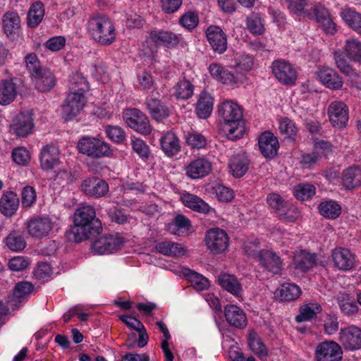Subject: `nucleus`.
Wrapping results in <instances>:
<instances>
[{
    "mask_svg": "<svg viewBox=\"0 0 361 361\" xmlns=\"http://www.w3.org/2000/svg\"><path fill=\"white\" fill-rule=\"evenodd\" d=\"M74 225L70 238L80 243L100 233L102 229L100 220L96 217V212L91 205H82L74 213Z\"/></svg>",
    "mask_w": 361,
    "mask_h": 361,
    "instance_id": "f257e3e1",
    "label": "nucleus"
},
{
    "mask_svg": "<svg viewBox=\"0 0 361 361\" xmlns=\"http://www.w3.org/2000/svg\"><path fill=\"white\" fill-rule=\"evenodd\" d=\"M218 116L224 122L223 130L228 140H236L243 136L245 126L243 121V110L237 103L231 101L222 102L218 106Z\"/></svg>",
    "mask_w": 361,
    "mask_h": 361,
    "instance_id": "f03ea898",
    "label": "nucleus"
},
{
    "mask_svg": "<svg viewBox=\"0 0 361 361\" xmlns=\"http://www.w3.org/2000/svg\"><path fill=\"white\" fill-rule=\"evenodd\" d=\"M87 30L92 39L103 46L111 44L116 39V32L113 21L105 15L91 17Z\"/></svg>",
    "mask_w": 361,
    "mask_h": 361,
    "instance_id": "7ed1b4c3",
    "label": "nucleus"
},
{
    "mask_svg": "<svg viewBox=\"0 0 361 361\" xmlns=\"http://www.w3.org/2000/svg\"><path fill=\"white\" fill-rule=\"evenodd\" d=\"M78 148L80 153L92 158L109 157L112 154L108 143L91 137H82L78 143Z\"/></svg>",
    "mask_w": 361,
    "mask_h": 361,
    "instance_id": "20e7f679",
    "label": "nucleus"
},
{
    "mask_svg": "<svg viewBox=\"0 0 361 361\" xmlns=\"http://www.w3.org/2000/svg\"><path fill=\"white\" fill-rule=\"evenodd\" d=\"M123 118L128 127L142 135H149L152 126L149 118L140 109L128 108L123 111Z\"/></svg>",
    "mask_w": 361,
    "mask_h": 361,
    "instance_id": "39448f33",
    "label": "nucleus"
},
{
    "mask_svg": "<svg viewBox=\"0 0 361 361\" xmlns=\"http://www.w3.org/2000/svg\"><path fill=\"white\" fill-rule=\"evenodd\" d=\"M204 241L207 249L214 255L223 253L228 246V236L226 232L219 228L208 230Z\"/></svg>",
    "mask_w": 361,
    "mask_h": 361,
    "instance_id": "423d86ee",
    "label": "nucleus"
},
{
    "mask_svg": "<svg viewBox=\"0 0 361 361\" xmlns=\"http://www.w3.org/2000/svg\"><path fill=\"white\" fill-rule=\"evenodd\" d=\"M257 259L259 265L264 271L272 275L281 274L283 266V260L273 250H261L257 255Z\"/></svg>",
    "mask_w": 361,
    "mask_h": 361,
    "instance_id": "0eeeda50",
    "label": "nucleus"
},
{
    "mask_svg": "<svg viewBox=\"0 0 361 361\" xmlns=\"http://www.w3.org/2000/svg\"><path fill=\"white\" fill-rule=\"evenodd\" d=\"M314 355L317 361H341L343 350L336 341H326L317 345Z\"/></svg>",
    "mask_w": 361,
    "mask_h": 361,
    "instance_id": "6e6552de",
    "label": "nucleus"
},
{
    "mask_svg": "<svg viewBox=\"0 0 361 361\" xmlns=\"http://www.w3.org/2000/svg\"><path fill=\"white\" fill-rule=\"evenodd\" d=\"M54 223L47 215L36 216L27 223L28 234L36 238L41 239L47 236L52 231Z\"/></svg>",
    "mask_w": 361,
    "mask_h": 361,
    "instance_id": "1a4fd4ad",
    "label": "nucleus"
},
{
    "mask_svg": "<svg viewBox=\"0 0 361 361\" xmlns=\"http://www.w3.org/2000/svg\"><path fill=\"white\" fill-rule=\"evenodd\" d=\"M331 259L334 267L340 271H348L355 267V255L348 248H334L331 251Z\"/></svg>",
    "mask_w": 361,
    "mask_h": 361,
    "instance_id": "9d476101",
    "label": "nucleus"
},
{
    "mask_svg": "<svg viewBox=\"0 0 361 361\" xmlns=\"http://www.w3.org/2000/svg\"><path fill=\"white\" fill-rule=\"evenodd\" d=\"M86 103L85 95L70 92L62 106L63 118L66 121L73 119L83 109Z\"/></svg>",
    "mask_w": 361,
    "mask_h": 361,
    "instance_id": "9b49d317",
    "label": "nucleus"
},
{
    "mask_svg": "<svg viewBox=\"0 0 361 361\" xmlns=\"http://www.w3.org/2000/svg\"><path fill=\"white\" fill-rule=\"evenodd\" d=\"M338 341L345 350H356L361 348V329L355 325L341 329Z\"/></svg>",
    "mask_w": 361,
    "mask_h": 361,
    "instance_id": "f8f14e48",
    "label": "nucleus"
},
{
    "mask_svg": "<svg viewBox=\"0 0 361 361\" xmlns=\"http://www.w3.org/2000/svg\"><path fill=\"white\" fill-rule=\"evenodd\" d=\"M329 121L333 127L338 129L344 128L348 122V108L342 102H333L328 107Z\"/></svg>",
    "mask_w": 361,
    "mask_h": 361,
    "instance_id": "ddd939ff",
    "label": "nucleus"
},
{
    "mask_svg": "<svg viewBox=\"0 0 361 361\" xmlns=\"http://www.w3.org/2000/svg\"><path fill=\"white\" fill-rule=\"evenodd\" d=\"M123 238L114 235H101L92 243V248L99 255L111 253L121 247L123 245Z\"/></svg>",
    "mask_w": 361,
    "mask_h": 361,
    "instance_id": "4468645a",
    "label": "nucleus"
},
{
    "mask_svg": "<svg viewBox=\"0 0 361 361\" xmlns=\"http://www.w3.org/2000/svg\"><path fill=\"white\" fill-rule=\"evenodd\" d=\"M272 73L276 78L285 85H293L297 78L295 68L287 61L276 60L272 63Z\"/></svg>",
    "mask_w": 361,
    "mask_h": 361,
    "instance_id": "2eb2a0df",
    "label": "nucleus"
},
{
    "mask_svg": "<svg viewBox=\"0 0 361 361\" xmlns=\"http://www.w3.org/2000/svg\"><path fill=\"white\" fill-rule=\"evenodd\" d=\"M184 170L185 175L191 179L202 178L210 173L212 164L205 157H198L185 166Z\"/></svg>",
    "mask_w": 361,
    "mask_h": 361,
    "instance_id": "dca6fc26",
    "label": "nucleus"
},
{
    "mask_svg": "<svg viewBox=\"0 0 361 361\" xmlns=\"http://www.w3.org/2000/svg\"><path fill=\"white\" fill-rule=\"evenodd\" d=\"M32 114L30 111L20 112L13 120L11 128L18 137H25L30 134L34 128Z\"/></svg>",
    "mask_w": 361,
    "mask_h": 361,
    "instance_id": "f3484780",
    "label": "nucleus"
},
{
    "mask_svg": "<svg viewBox=\"0 0 361 361\" xmlns=\"http://www.w3.org/2000/svg\"><path fill=\"white\" fill-rule=\"evenodd\" d=\"M207 41L213 51L223 54L227 49V35L219 26L210 25L206 30Z\"/></svg>",
    "mask_w": 361,
    "mask_h": 361,
    "instance_id": "a211bd4d",
    "label": "nucleus"
},
{
    "mask_svg": "<svg viewBox=\"0 0 361 361\" xmlns=\"http://www.w3.org/2000/svg\"><path fill=\"white\" fill-rule=\"evenodd\" d=\"M148 39L157 46L172 49L180 43V35L171 30H154L149 32Z\"/></svg>",
    "mask_w": 361,
    "mask_h": 361,
    "instance_id": "6ab92c4d",
    "label": "nucleus"
},
{
    "mask_svg": "<svg viewBox=\"0 0 361 361\" xmlns=\"http://www.w3.org/2000/svg\"><path fill=\"white\" fill-rule=\"evenodd\" d=\"M80 188L85 195L97 198L105 196L109 192L108 183L96 176L85 179Z\"/></svg>",
    "mask_w": 361,
    "mask_h": 361,
    "instance_id": "aec40b11",
    "label": "nucleus"
},
{
    "mask_svg": "<svg viewBox=\"0 0 361 361\" xmlns=\"http://www.w3.org/2000/svg\"><path fill=\"white\" fill-rule=\"evenodd\" d=\"M317 75L319 81L326 88L338 90L343 85V80L337 71L329 67H321L317 71Z\"/></svg>",
    "mask_w": 361,
    "mask_h": 361,
    "instance_id": "412c9836",
    "label": "nucleus"
},
{
    "mask_svg": "<svg viewBox=\"0 0 361 361\" xmlns=\"http://www.w3.org/2000/svg\"><path fill=\"white\" fill-rule=\"evenodd\" d=\"M60 152L59 147L49 144L43 147L39 154L40 167L48 171L54 169L60 163Z\"/></svg>",
    "mask_w": 361,
    "mask_h": 361,
    "instance_id": "4be33fe9",
    "label": "nucleus"
},
{
    "mask_svg": "<svg viewBox=\"0 0 361 361\" xmlns=\"http://www.w3.org/2000/svg\"><path fill=\"white\" fill-rule=\"evenodd\" d=\"M36 89L41 92L50 91L56 83L54 73L47 68H43L32 76Z\"/></svg>",
    "mask_w": 361,
    "mask_h": 361,
    "instance_id": "5701e85b",
    "label": "nucleus"
},
{
    "mask_svg": "<svg viewBox=\"0 0 361 361\" xmlns=\"http://www.w3.org/2000/svg\"><path fill=\"white\" fill-rule=\"evenodd\" d=\"M258 146L265 158H273L277 154L279 147L277 138L269 131H265L258 138Z\"/></svg>",
    "mask_w": 361,
    "mask_h": 361,
    "instance_id": "b1692460",
    "label": "nucleus"
},
{
    "mask_svg": "<svg viewBox=\"0 0 361 361\" xmlns=\"http://www.w3.org/2000/svg\"><path fill=\"white\" fill-rule=\"evenodd\" d=\"M224 315L227 322L235 328L244 329L247 324L245 312L236 305H226L224 307Z\"/></svg>",
    "mask_w": 361,
    "mask_h": 361,
    "instance_id": "393cba45",
    "label": "nucleus"
},
{
    "mask_svg": "<svg viewBox=\"0 0 361 361\" xmlns=\"http://www.w3.org/2000/svg\"><path fill=\"white\" fill-rule=\"evenodd\" d=\"M145 104L152 119L161 122L169 116V109L161 100L149 97L146 98Z\"/></svg>",
    "mask_w": 361,
    "mask_h": 361,
    "instance_id": "a878e982",
    "label": "nucleus"
},
{
    "mask_svg": "<svg viewBox=\"0 0 361 361\" xmlns=\"http://www.w3.org/2000/svg\"><path fill=\"white\" fill-rule=\"evenodd\" d=\"M159 141L161 149L169 157L176 156L180 151V140L173 131L163 133Z\"/></svg>",
    "mask_w": 361,
    "mask_h": 361,
    "instance_id": "bb28decb",
    "label": "nucleus"
},
{
    "mask_svg": "<svg viewBox=\"0 0 361 361\" xmlns=\"http://www.w3.org/2000/svg\"><path fill=\"white\" fill-rule=\"evenodd\" d=\"M341 312L347 317L356 315L359 307L350 294L346 292H339L336 297Z\"/></svg>",
    "mask_w": 361,
    "mask_h": 361,
    "instance_id": "cd10ccee",
    "label": "nucleus"
},
{
    "mask_svg": "<svg viewBox=\"0 0 361 361\" xmlns=\"http://www.w3.org/2000/svg\"><path fill=\"white\" fill-rule=\"evenodd\" d=\"M249 165L250 161L245 154H235L229 159V171L235 178H240L246 173Z\"/></svg>",
    "mask_w": 361,
    "mask_h": 361,
    "instance_id": "c85d7f7f",
    "label": "nucleus"
},
{
    "mask_svg": "<svg viewBox=\"0 0 361 361\" xmlns=\"http://www.w3.org/2000/svg\"><path fill=\"white\" fill-rule=\"evenodd\" d=\"M19 207V199L13 192H6L0 200V212L4 216H13Z\"/></svg>",
    "mask_w": 361,
    "mask_h": 361,
    "instance_id": "c756f323",
    "label": "nucleus"
},
{
    "mask_svg": "<svg viewBox=\"0 0 361 361\" xmlns=\"http://www.w3.org/2000/svg\"><path fill=\"white\" fill-rule=\"evenodd\" d=\"M180 200L185 207L197 212L207 214L212 210L211 207L207 202L198 196L190 193L183 194L180 196Z\"/></svg>",
    "mask_w": 361,
    "mask_h": 361,
    "instance_id": "7c9ffc66",
    "label": "nucleus"
},
{
    "mask_svg": "<svg viewBox=\"0 0 361 361\" xmlns=\"http://www.w3.org/2000/svg\"><path fill=\"white\" fill-rule=\"evenodd\" d=\"M155 250L160 254L169 257H181L187 252V250L180 244L170 240L157 243L155 245Z\"/></svg>",
    "mask_w": 361,
    "mask_h": 361,
    "instance_id": "2f4dec72",
    "label": "nucleus"
},
{
    "mask_svg": "<svg viewBox=\"0 0 361 361\" xmlns=\"http://www.w3.org/2000/svg\"><path fill=\"white\" fill-rule=\"evenodd\" d=\"M317 255L301 250L295 254L293 263L295 268L302 271H307L317 264Z\"/></svg>",
    "mask_w": 361,
    "mask_h": 361,
    "instance_id": "473e14b6",
    "label": "nucleus"
},
{
    "mask_svg": "<svg viewBox=\"0 0 361 361\" xmlns=\"http://www.w3.org/2000/svg\"><path fill=\"white\" fill-rule=\"evenodd\" d=\"M340 16L350 28L361 35L360 13L353 8L345 7L341 10Z\"/></svg>",
    "mask_w": 361,
    "mask_h": 361,
    "instance_id": "72a5a7b5",
    "label": "nucleus"
},
{
    "mask_svg": "<svg viewBox=\"0 0 361 361\" xmlns=\"http://www.w3.org/2000/svg\"><path fill=\"white\" fill-rule=\"evenodd\" d=\"M219 284L228 292L236 297H240L242 292V286L238 279L228 274H221L218 276Z\"/></svg>",
    "mask_w": 361,
    "mask_h": 361,
    "instance_id": "f704fd0d",
    "label": "nucleus"
},
{
    "mask_svg": "<svg viewBox=\"0 0 361 361\" xmlns=\"http://www.w3.org/2000/svg\"><path fill=\"white\" fill-rule=\"evenodd\" d=\"M343 49L350 61L361 63V41L355 37H350L345 41Z\"/></svg>",
    "mask_w": 361,
    "mask_h": 361,
    "instance_id": "c9c22d12",
    "label": "nucleus"
},
{
    "mask_svg": "<svg viewBox=\"0 0 361 361\" xmlns=\"http://www.w3.org/2000/svg\"><path fill=\"white\" fill-rule=\"evenodd\" d=\"M191 228L190 221L183 214L176 215L171 222L169 223L166 228L173 235H183Z\"/></svg>",
    "mask_w": 361,
    "mask_h": 361,
    "instance_id": "e433bc0d",
    "label": "nucleus"
},
{
    "mask_svg": "<svg viewBox=\"0 0 361 361\" xmlns=\"http://www.w3.org/2000/svg\"><path fill=\"white\" fill-rule=\"evenodd\" d=\"M342 181L343 186L348 190L358 187L361 184V169L350 166L343 172Z\"/></svg>",
    "mask_w": 361,
    "mask_h": 361,
    "instance_id": "4c0bfd02",
    "label": "nucleus"
},
{
    "mask_svg": "<svg viewBox=\"0 0 361 361\" xmlns=\"http://www.w3.org/2000/svg\"><path fill=\"white\" fill-rule=\"evenodd\" d=\"M214 106V99L207 92H203L196 103V113L198 117L207 118L211 114Z\"/></svg>",
    "mask_w": 361,
    "mask_h": 361,
    "instance_id": "58836bf2",
    "label": "nucleus"
},
{
    "mask_svg": "<svg viewBox=\"0 0 361 361\" xmlns=\"http://www.w3.org/2000/svg\"><path fill=\"white\" fill-rule=\"evenodd\" d=\"M211 75L222 83L232 85L236 82L235 76L221 65L212 63L209 66Z\"/></svg>",
    "mask_w": 361,
    "mask_h": 361,
    "instance_id": "ea45409f",
    "label": "nucleus"
},
{
    "mask_svg": "<svg viewBox=\"0 0 361 361\" xmlns=\"http://www.w3.org/2000/svg\"><path fill=\"white\" fill-rule=\"evenodd\" d=\"M17 87L12 80H6L0 83V104H11L17 95Z\"/></svg>",
    "mask_w": 361,
    "mask_h": 361,
    "instance_id": "a19ab883",
    "label": "nucleus"
},
{
    "mask_svg": "<svg viewBox=\"0 0 361 361\" xmlns=\"http://www.w3.org/2000/svg\"><path fill=\"white\" fill-rule=\"evenodd\" d=\"M44 16V7L42 2L32 4L28 11L27 23L30 27H36L42 20Z\"/></svg>",
    "mask_w": 361,
    "mask_h": 361,
    "instance_id": "79ce46f5",
    "label": "nucleus"
},
{
    "mask_svg": "<svg viewBox=\"0 0 361 361\" xmlns=\"http://www.w3.org/2000/svg\"><path fill=\"white\" fill-rule=\"evenodd\" d=\"M247 341L251 350L256 355L261 359L266 357L267 355V348L256 331L252 329L249 331Z\"/></svg>",
    "mask_w": 361,
    "mask_h": 361,
    "instance_id": "37998d69",
    "label": "nucleus"
},
{
    "mask_svg": "<svg viewBox=\"0 0 361 361\" xmlns=\"http://www.w3.org/2000/svg\"><path fill=\"white\" fill-rule=\"evenodd\" d=\"M347 59L344 51L341 52L337 51L334 53V59L338 70L348 77L358 78L359 75L349 62H348Z\"/></svg>",
    "mask_w": 361,
    "mask_h": 361,
    "instance_id": "c03bdc74",
    "label": "nucleus"
},
{
    "mask_svg": "<svg viewBox=\"0 0 361 361\" xmlns=\"http://www.w3.org/2000/svg\"><path fill=\"white\" fill-rule=\"evenodd\" d=\"M276 295L282 301H293L300 295V289L295 284L283 283L276 290Z\"/></svg>",
    "mask_w": 361,
    "mask_h": 361,
    "instance_id": "a18cd8bd",
    "label": "nucleus"
},
{
    "mask_svg": "<svg viewBox=\"0 0 361 361\" xmlns=\"http://www.w3.org/2000/svg\"><path fill=\"white\" fill-rule=\"evenodd\" d=\"M4 241L7 247L14 252H20L26 246V241L19 231H12Z\"/></svg>",
    "mask_w": 361,
    "mask_h": 361,
    "instance_id": "49530a36",
    "label": "nucleus"
},
{
    "mask_svg": "<svg viewBox=\"0 0 361 361\" xmlns=\"http://www.w3.org/2000/svg\"><path fill=\"white\" fill-rule=\"evenodd\" d=\"M88 90L89 83L87 79L80 73H73L69 80L70 92L81 93L85 95Z\"/></svg>",
    "mask_w": 361,
    "mask_h": 361,
    "instance_id": "de8ad7c7",
    "label": "nucleus"
},
{
    "mask_svg": "<svg viewBox=\"0 0 361 361\" xmlns=\"http://www.w3.org/2000/svg\"><path fill=\"white\" fill-rule=\"evenodd\" d=\"M331 16L329 10L324 6L317 5H311L310 8L306 11L305 17L311 20H315L319 25L326 21Z\"/></svg>",
    "mask_w": 361,
    "mask_h": 361,
    "instance_id": "09e8293b",
    "label": "nucleus"
},
{
    "mask_svg": "<svg viewBox=\"0 0 361 361\" xmlns=\"http://www.w3.org/2000/svg\"><path fill=\"white\" fill-rule=\"evenodd\" d=\"M318 209L319 213L328 219H336L341 214V207L332 200L325 201L319 204Z\"/></svg>",
    "mask_w": 361,
    "mask_h": 361,
    "instance_id": "8fccbe9b",
    "label": "nucleus"
},
{
    "mask_svg": "<svg viewBox=\"0 0 361 361\" xmlns=\"http://www.w3.org/2000/svg\"><path fill=\"white\" fill-rule=\"evenodd\" d=\"M185 140L192 149H204L207 145L205 136L195 130L187 132L185 134Z\"/></svg>",
    "mask_w": 361,
    "mask_h": 361,
    "instance_id": "3c124183",
    "label": "nucleus"
},
{
    "mask_svg": "<svg viewBox=\"0 0 361 361\" xmlns=\"http://www.w3.org/2000/svg\"><path fill=\"white\" fill-rule=\"evenodd\" d=\"M183 274L198 290H204L209 286V281L205 277L191 269H185L183 271Z\"/></svg>",
    "mask_w": 361,
    "mask_h": 361,
    "instance_id": "603ef678",
    "label": "nucleus"
},
{
    "mask_svg": "<svg viewBox=\"0 0 361 361\" xmlns=\"http://www.w3.org/2000/svg\"><path fill=\"white\" fill-rule=\"evenodd\" d=\"M288 9L298 17L305 16L312 4L308 0H284Z\"/></svg>",
    "mask_w": 361,
    "mask_h": 361,
    "instance_id": "864d4df0",
    "label": "nucleus"
},
{
    "mask_svg": "<svg viewBox=\"0 0 361 361\" xmlns=\"http://www.w3.org/2000/svg\"><path fill=\"white\" fill-rule=\"evenodd\" d=\"M322 311V307L317 303H310L301 307L300 313L296 317L298 322L310 320Z\"/></svg>",
    "mask_w": 361,
    "mask_h": 361,
    "instance_id": "5fc2aeb1",
    "label": "nucleus"
},
{
    "mask_svg": "<svg viewBox=\"0 0 361 361\" xmlns=\"http://www.w3.org/2000/svg\"><path fill=\"white\" fill-rule=\"evenodd\" d=\"M234 61L235 68L241 73L248 72L254 66L253 57L249 54H240L235 58Z\"/></svg>",
    "mask_w": 361,
    "mask_h": 361,
    "instance_id": "6e6d98bb",
    "label": "nucleus"
},
{
    "mask_svg": "<svg viewBox=\"0 0 361 361\" xmlns=\"http://www.w3.org/2000/svg\"><path fill=\"white\" fill-rule=\"evenodd\" d=\"M193 94V85L190 81L183 80L174 87V94L178 99H187Z\"/></svg>",
    "mask_w": 361,
    "mask_h": 361,
    "instance_id": "4d7b16f0",
    "label": "nucleus"
},
{
    "mask_svg": "<svg viewBox=\"0 0 361 361\" xmlns=\"http://www.w3.org/2000/svg\"><path fill=\"white\" fill-rule=\"evenodd\" d=\"M315 187L309 183H300L294 188L295 197L300 200H308L315 195Z\"/></svg>",
    "mask_w": 361,
    "mask_h": 361,
    "instance_id": "13d9d810",
    "label": "nucleus"
},
{
    "mask_svg": "<svg viewBox=\"0 0 361 361\" xmlns=\"http://www.w3.org/2000/svg\"><path fill=\"white\" fill-rule=\"evenodd\" d=\"M20 17L16 13L10 12L4 14L3 17V26L5 32L12 33L20 27Z\"/></svg>",
    "mask_w": 361,
    "mask_h": 361,
    "instance_id": "bf43d9fd",
    "label": "nucleus"
},
{
    "mask_svg": "<svg viewBox=\"0 0 361 361\" xmlns=\"http://www.w3.org/2000/svg\"><path fill=\"white\" fill-rule=\"evenodd\" d=\"M277 215L281 220L287 222H294L299 217L300 212L294 205L288 202L285 208L281 210V213H279Z\"/></svg>",
    "mask_w": 361,
    "mask_h": 361,
    "instance_id": "052dcab7",
    "label": "nucleus"
},
{
    "mask_svg": "<svg viewBox=\"0 0 361 361\" xmlns=\"http://www.w3.org/2000/svg\"><path fill=\"white\" fill-rule=\"evenodd\" d=\"M267 201L269 205L278 214L281 213V210L285 208L288 202L285 201L280 195L277 193H271L268 195Z\"/></svg>",
    "mask_w": 361,
    "mask_h": 361,
    "instance_id": "680f3d73",
    "label": "nucleus"
},
{
    "mask_svg": "<svg viewBox=\"0 0 361 361\" xmlns=\"http://www.w3.org/2000/svg\"><path fill=\"white\" fill-rule=\"evenodd\" d=\"M34 286L30 282L22 281L18 283L13 290V296L21 299L29 295L33 290Z\"/></svg>",
    "mask_w": 361,
    "mask_h": 361,
    "instance_id": "e2e57ef3",
    "label": "nucleus"
},
{
    "mask_svg": "<svg viewBox=\"0 0 361 361\" xmlns=\"http://www.w3.org/2000/svg\"><path fill=\"white\" fill-rule=\"evenodd\" d=\"M279 129L281 133L288 137H293L297 133V128L295 123L288 118H283L279 123Z\"/></svg>",
    "mask_w": 361,
    "mask_h": 361,
    "instance_id": "0e129e2a",
    "label": "nucleus"
},
{
    "mask_svg": "<svg viewBox=\"0 0 361 361\" xmlns=\"http://www.w3.org/2000/svg\"><path fill=\"white\" fill-rule=\"evenodd\" d=\"M247 27L254 34L261 35L264 32V26L258 14L252 15L247 18Z\"/></svg>",
    "mask_w": 361,
    "mask_h": 361,
    "instance_id": "69168bd1",
    "label": "nucleus"
},
{
    "mask_svg": "<svg viewBox=\"0 0 361 361\" xmlns=\"http://www.w3.org/2000/svg\"><path fill=\"white\" fill-rule=\"evenodd\" d=\"M25 63L27 69L30 72L31 77L37 73L39 70H42L44 67H41L40 62L34 53L28 54L25 57Z\"/></svg>",
    "mask_w": 361,
    "mask_h": 361,
    "instance_id": "338daca9",
    "label": "nucleus"
},
{
    "mask_svg": "<svg viewBox=\"0 0 361 361\" xmlns=\"http://www.w3.org/2000/svg\"><path fill=\"white\" fill-rule=\"evenodd\" d=\"M106 133L111 140L117 143L121 142L126 137L124 130L117 126H108L106 128Z\"/></svg>",
    "mask_w": 361,
    "mask_h": 361,
    "instance_id": "774afa93",
    "label": "nucleus"
}]
</instances>
